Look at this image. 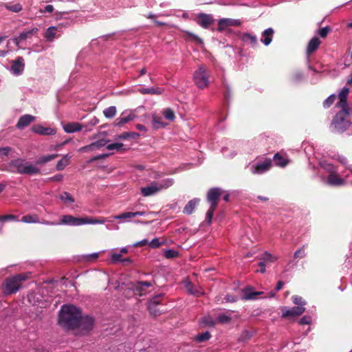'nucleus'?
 I'll return each mask as SVG.
<instances>
[{
	"mask_svg": "<svg viewBox=\"0 0 352 352\" xmlns=\"http://www.w3.org/2000/svg\"><path fill=\"white\" fill-rule=\"evenodd\" d=\"M81 311L72 305H63L59 312L58 324L67 329H74L80 324Z\"/></svg>",
	"mask_w": 352,
	"mask_h": 352,
	"instance_id": "1",
	"label": "nucleus"
},
{
	"mask_svg": "<svg viewBox=\"0 0 352 352\" xmlns=\"http://www.w3.org/2000/svg\"><path fill=\"white\" fill-rule=\"evenodd\" d=\"M0 170L21 175H36L41 172L40 168L27 162L23 158H16L1 166Z\"/></svg>",
	"mask_w": 352,
	"mask_h": 352,
	"instance_id": "2",
	"label": "nucleus"
},
{
	"mask_svg": "<svg viewBox=\"0 0 352 352\" xmlns=\"http://www.w3.org/2000/svg\"><path fill=\"white\" fill-rule=\"evenodd\" d=\"M106 221L105 218L100 217H75L70 214L63 215L59 222L49 221L43 220L41 223L48 226H58V225H69V226H80L83 224H102Z\"/></svg>",
	"mask_w": 352,
	"mask_h": 352,
	"instance_id": "3",
	"label": "nucleus"
},
{
	"mask_svg": "<svg viewBox=\"0 0 352 352\" xmlns=\"http://www.w3.org/2000/svg\"><path fill=\"white\" fill-rule=\"evenodd\" d=\"M28 278L25 274H18L6 278L1 285V291L4 296L16 294L21 288L23 283Z\"/></svg>",
	"mask_w": 352,
	"mask_h": 352,
	"instance_id": "4",
	"label": "nucleus"
},
{
	"mask_svg": "<svg viewBox=\"0 0 352 352\" xmlns=\"http://www.w3.org/2000/svg\"><path fill=\"white\" fill-rule=\"evenodd\" d=\"M349 115V111L341 109L339 111L331 122L330 128L334 133H343L351 125V122L346 119Z\"/></svg>",
	"mask_w": 352,
	"mask_h": 352,
	"instance_id": "5",
	"label": "nucleus"
},
{
	"mask_svg": "<svg viewBox=\"0 0 352 352\" xmlns=\"http://www.w3.org/2000/svg\"><path fill=\"white\" fill-rule=\"evenodd\" d=\"M173 182L170 179H167L161 182H153L150 186L141 188V192L143 196L148 197L155 194L162 189L168 188L171 186Z\"/></svg>",
	"mask_w": 352,
	"mask_h": 352,
	"instance_id": "6",
	"label": "nucleus"
},
{
	"mask_svg": "<svg viewBox=\"0 0 352 352\" xmlns=\"http://www.w3.org/2000/svg\"><path fill=\"white\" fill-rule=\"evenodd\" d=\"M208 77L209 72L206 67L203 65L199 66L194 73V81L195 85L200 89H204L208 87L209 84Z\"/></svg>",
	"mask_w": 352,
	"mask_h": 352,
	"instance_id": "7",
	"label": "nucleus"
},
{
	"mask_svg": "<svg viewBox=\"0 0 352 352\" xmlns=\"http://www.w3.org/2000/svg\"><path fill=\"white\" fill-rule=\"evenodd\" d=\"M221 194L222 190L219 188H212L208 191L206 198L210 206L217 207Z\"/></svg>",
	"mask_w": 352,
	"mask_h": 352,
	"instance_id": "8",
	"label": "nucleus"
},
{
	"mask_svg": "<svg viewBox=\"0 0 352 352\" xmlns=\"http://www.w3.org/2000/svg\"><path fill=\"white\" fill-rule=\"evenodd\" d=\"M196 21L198 25L207 29L214 23V20L211 14L200 13L197 15Z\"/></svg>",
	"mask_w": 352,
	"mask_h": 352,
	"instance_id": "9",
	"label": "nucleus"
},
{
	"mask_svg": "<svg viewBox=\"0 0 352 352\" xmlns=\"http://www.w3.org/2000/svg\"><path fill=\"white\" fill-rule=\"evenodd\" d=\"M241 24L239 19H221L218 22L217 31L221 32L230 26H240Z\"/></svg>",
	"mask_w": 352,
	"mask_h": 352,
	"instance_id": "10",
	"label": "nucleus"
},
{
	"mask_svg": "<svg viewBox=\"0 0 352 352\" xmlns=\"http://www.w3.org/2000/svg\"><path fill=\"white\" fill-rule=\"evenodd\" d=\"M272 167V160L267 158L264 162L258 163L257 164L252 166V173L254 174H262Z\"/></svg>",
	"mask_w": 352,
	"mask_h": 352,
	"instance_id": "11",
	"label": "nucleus"
},
{
	"mask_svg": "<svg viewBox=\"0 0 352 352\" xmlns=\"http://www.w3.org/2000/svg\"><path fill=\"white\" fill-rule=\"evenodd\" d=\"M349 93V89L344 87L338 94L339 102L336 104V107L341 108V109H346L349 111L347 103V96Z\"/></svg>",
	"mask_w": 352,
	"mask_h": 352,
	"instance_id": "12",
	"label": "nucleus"
},
{
	"mask_svg": "<svg viewBox=\"0 0 352 352\" xmlns=\"http://www.w3.org/2000/svg\"><path fill=\"white\" fill-rule=\"evenodd\" d=\"M24 59L21 56H18L12 61L11 71L15 75H20L24 70Z\"/></svg>",
	"mask_w": 352,
	"mask_h": 352,
	"instance_id": "13",
	"label": "nucleus"
},
{
	"mask_svg": "<svg viewBox=\"0 0 352 352\" xmlns=\"http://www.w3.org/2000/svg\"><path fill=\"white\" fill-rule=\"evenodd\" d=\"M94 325V320L92 317L89 316L82 317L81 316L78 327H80L82 331H84L85 333H88L93 329Z\"/></svg>",
	"mask_w": 352,
	"mask_h": 352,
	"instance_id": "14",
	"label": "nucleus"
},
{
	"mask_svg": "<svg viewBox=\"0 0 352 352\" xmlns=\"http://www.w3.org/2000/svg\"><path fill=\"white\" fill-rule=\"evenodd\" d=\"M184 286L187 290L188 293L199 296L204 294V292L201 290V288L199 285H195L192 284L190 280H186L184 281Z\"/></svg>",
	"mask_w": 352,
	"mask_h": 352,
	"instance_id": "15",
	"label": "nucleus"
},
{
	"mask_svg": "<svg viewBox=\"0 0 352 352\" xmlns=\"http://www.w3.org/2000/svg\"><path fill=\"white\" fill-rule=\"evenodd\" d=\"M153 285L151 281H138L133 287L135 294L143 296L146 293V289Z\"/></svg>",
	"mask_w": 352,
	"mask_h": 352,
	"instance_id": "16",
	"label": "nucleus"
},
{
	"mask_svg": "<svg viewBox=\"0 0 352 352\" xmlns=\"http://www.w3.org/2000/svg\"><path fill=\"white\" fill-rule=\"evenodd\" d=\"M305 311V309L303 307H294L289 309L283 310L282 317L284 318L296 317L302 315Z\"/></svg>",
	"mask_w": 352,
	"mask_h": 352,
	"instance_id": "17",
	"label": "nucleus"
},
{
	"mask_svg": "<svg viewBox=\"0 0 352 352\" xmlns=\"http://www.w3.org/2000/svg\"><path fill=\"white\" fill-rule=\"evenodd\" d=\"M110 140L107 139H100L95 142H92L91 144L87 145L85 146H83L80 148V151H94L97 148H100L105 146L108 142H109Z\"/></svg>",
	"mask_w": 352,
	"mask_h": 352,
	"instance_id": "18",
	"label": "nucleus"
},
{
	"mask_svg": "<svg viewBox=\"0 0 352 352\" xmlns=\"http://www.w3.org/2000/svg\"><path fill=\"white\" fill-rule=\"evenodd\" d=\"M274 34V31L272 28L265 30L261 34V41L266 46L269 45L272 41Z\"/></svg>",
	"mask_w": 352,
	"mask_h": 352,
	"instance_id": "19",
	"label": "nucleus"
},
{
	"mask_svg": "<svg viewBox=\"0 0 352 352\" xmlns=\"http://www.w3.org/2000/svg\"><path fill=\"white\" fill-rule=\"evenodd\" d=\"M321 41L318 37L312 38L308 43L307 47V55L310 56L311 54L315 52L319 47Z\"/></svg>",
	"mask_w": 352,
	"mask_h": 352,
	"instance_id": "20",
	"label": "nucleus"
},
{
	"mask_svg": "<svg viewBox=\"0 0 352 352\" xmlns=\"http://www.w3.org/2000/svg\"><path fill=\"white\" fill-rule=\"evenodd\" d=\"M63 129L67 133H75L80 131L82 129V125L76 122H68L63 126Z\"/></svg>",
	"mask_w": 352,
	"mask_h": 352,
	"instance_id": "21",
	"label": "nucleus"
},
{
	"mask_svg": "<svg viewBox=\"0 0 352 352\" xmlns=\"http://www.w3.org/2000/svg\"><path fill=\"white\" fill-rule=\"evenodd\" d=\"M35 117L29 114L21 116L16 124V127L19 129H23L28 126L31 122L34 121Z\"/></svg>",
	"mask_w": 352,
	"mask_h": 352,
	"instance_id": "22",
	"label": "nucleus"
},
{
	"mask_svg": "<svg viewBox=\"0 0 352 352\" xmlns=\"http://www.w3.org/2000/svg\"><path fill=\"white\" fill-rule=\"evenodd\" d=\"M38 28H34L28 31L21 32L19 36L14 38L16 45H18L20 41H25L28 38L32 37V36L34 34H36L38 32Z\"/></svg>",
	"mask_w": 352,
	"mask_h": 352,
	"instance_id": "23",
	"label": "nucleus"
},
{
	"mask_svg": "<svg viewBox=\"0 0 352 352\" xmlns=\"http://www.w3.org/2000/svg\"><path fill=\"white\" fill-rule=\"evenodd\" d=\"M146 214L145 211H138V212H126L121 213L118 215L114 217L116 219H131L133 217H136L138 216H142Z\"/></svg>",
	"mask_w": 352,
	"mask_h": 352,
	"instance_id": "24",
	"label": "nucleus"
},
{
	"mask_svg": "<svg viewBox=\"0 0 352 352\" xmlns=\"http://www.w3.org/2000/svg\"><path fill=\"white\" fill-rule=\"evenodd\" d=\"M152 118V126L154 129H158L165 127L167 124L163 122V119L161 116L153 113L151 116Z\"/></svg>",
	"mask_w": 352,
	"mask_h": 352,
	"instance_id": "25",
	"label": "nucleus"
},
{
	"mask_svg": "<svg viewBox=\"0 0 352 352\" xmlns=\"http://www.w3.org/2000/svg\"><path fill=\"white\" fill-rule=\"evenodd\" d=\"M33 131L38 134L47 135L55 134L56 130L50 127H43L42 126H36L32 128Z\"/></svg>",
	"mask_w": 352,
	"mask_h": 352,
	"instance_id": "26",
	"label": "nucleus"
},
{
	"mask_svg": "<svg viewBox=\"0 0 352 352\" xmlns=\"http://www.w3.org/2000/svg\"><path fill=\"white\" fill-rule=\"evenodd\" d=\"M328 182L333 186H342L345 181L336 173H331L328 177Z\"/></svg>",
	"mask_w": 352,
	"mask_h": 352,
	"instance_id": "27",
	"label": "nucleus"
},
{
	"mask_svg": "<svg viewBox=\"0 0 352 352\" xmlns=\"http://www.w3.org/2000/svg\"><path fill=\"white\" fill-rule=\"evenodd\" d=\"M199 202V199H193L189 201L184 208V212L188 214H191L194 212L195 208L198 205Z\"/></svg>",
	"mask_w": 352,
	"mask_h": 352,
	"instance_id": "28",
	"label": "nucleus"
},
{
	"mask_svg": "<svg viewBox=\"0 0 352 352\" xmlns=\"http://www.w3.org/2000/svg\"><path fill=\"white\" fill-rule=\"evenodd\" d=\"M241 38L243 42L251 44L252 47L257 45V38L255 35L249 33H243Z\"/></svg>",
	"mask_w": 352,
	"mask_h": 352,
	"instance_id": "29",
	"label": "nucleus"
},
{
	"mask_svg": "<svg viewBox=\"0 0 352 352\" xmlns=\"http://www.w3.org/2000/svg\"><path fill=\"white\" fill-rule=\"evenodd\" d=\"M58 156V154H52V155L41 156V157H38V159L36 160V164L43 165L47 163L48 162H50V161L54 160Z\"/></svg>",
	"mask_w": 352,
	"mask_h": 352,
	"instance_id": "30",
	"label": "nucleus"
},
{
	"mask_svg": "<svg viewBox=\"0 0 352 352\" xmlns=\"http://www.w3.org/2000/svg\"><path fill=\"white\" fill-rule=\"evenodd\" d=\"M142 94L160 95L163 92V89L160 87L142 88L140 89Z\"/></svg>",
	"mask_w": 352,
	"mask_h": 352,
	"instance_id": "31",
	"label": "nucleus"
},
{
	"mask_svg": "<svg viewBox=\"0 0 352 352\" xmlns=\"http://www.w3.org/2000/svg\"><path fill=\"white\" fill-rule=\"evenodd\" d=\"M21 221L26 223H40L39 217L37 214H26L21 218Z\"/></svg>",
	"mask_w": 352,
	"mask_h": 352,
	"instance_id": "32",
	"label": "nucleus"
},
{
	"mask_svg": "<svg viewBox=\"0 0 352 352\" xmlns=\"http://www.w3.org/2000/svg\"><path fill=\"white\" fill-rule=\"evenodd\" d=\"M135 117V116L134 114H129L126 117L119 118L116 120L115 125L117 126H122L128 122L133 120Z\"/></svg>",
	"mask_w": 352,
	"mask_h": 352,
	"instance_id": "33",
	"label": "nucleus"
},
{
	"mask_svg": "<svg viewBox=\"0 0 352 352\" xmlns=\"http://www.w3.org/2000/svg\"><path fill=\"white\" fill-rule=\"evenodd\" d=\"M70 160L69 155H65L60 160L57 162L56 169L58 170H63L68 164Z\"/></svg>",
	"mask_w": 352,
	"mask_h": 352,
	"instance_id": "34",
	"label": "nucleus"
},
{
	"mask_svg": "<svg viewBox=\"0 0 352 352\" xmlns=\"http://www.w3.org/2000/svg\"><path fill=\"white\" fill-rule=\"evenodd\" d=\"M243 293H244L243 298L245 300L255 299L257 296L262 294V292H252L251 289H248V288L245 289L243 290Z\"/></svg>",
	"mask_w": 352,
	"mask_h": 352,
	"instance_id": "35",
	"label": "nucleus"
},
{
	"mask_svg": "<svg viewBox=\"0 0 352 352\" xmlns=\"http://www.w3.org/2000/svg\"><path fill=\"white\" fill-rule=\"evenodd\" d=\"M117 112L116 107L115 106L109 107L103 110V114L107 118H113Z\"/></svg>",
	"mask_w": 352,
	"mask_h": 352,
	"instance_id": "36",
	"label": "nucleus"
},
{
	"mask_svg": "<svg viewBox=\"0 0 352 352\" xmlns=\"http://www.w3.org/2000/svg\"><path fill=\"white\" fill-rule=\"evenodd\" d=\"M56 28L54 26L48 28L45 32V37L47 41H52L56 36Z\"/></svg>",
	"mask_w": 352,
	"mask_h": 352,
	"instance_id": "37",
	"label": "nucleus"
},
{
	"mask_svg": "<svg viewBox=\"0 0 352 352\" xmlns=\"http://www.w3.org/2000/svg\"><path fill=\"white\" fill-rule=\"evenodd\" d=\"M274 160L276 165L284 167L288 164V161L285 160L278 153L274 156Z\"/></svg>",
	"mask_w": 352,
	"mask_h": 352,
	"instance_id": "38",
	"label": "nucleus"
},
{
	"mask_svg": "<svg viewBox=\"0 0 352 352\" xmlns=\"http://www.w3.org/2000/svg\"><path fill=\"white\" fill-rule=\"evenodd\" d=\"M59 198L63 201H64L65 203H69V204H73L75 201L74 197L67 192H62L60 195Z\"/></svg>",
	"mask_w": 352,
	"mask_h": 352,
	"instance_id": "39",
	"label": "nucleus"
},
{
	"mask_svg": "<svg viewBox=\"0 0 352 352\" xmlns=\"http://www.w3.org/2000/svg\"><path fill=\"white\" fill-rule=\"evenodd\" d=\"M201 324L208 327H214L217 322L213 320V318L210 316H206L201 318Z\"/></svg>",
	"mask_w": 352,
	"mask_h": 352,
	"instance_id": "40",
	"label": "nucleus"
},
{
	"mask_svg": "<svg viewBox=\"0 0 352 352\" xmlns=\"http://www.w3.org/2000/svg\"><path fill=\"white\" fill-rule=\"evenodd\" d=\"M336 99V96L335 94H332L329 96L326 100H324L322 105L325 109L329 108L335 102Z\"/></svg>",
	"mask_w": 352,
	"mask_h": 352,
	"instance_id": "41",
	"label": "nucleus"
},
{
	"mask_svg": "<svg viewBox=\"0 0 352 352\" xmlns=\"http://www.w3.org/2000/svg\"><path fill=\"white\" fill-rule=\"evenodd\" d=\"M211 337L210 333L208 331H206L204 333L198 334L195 339L198 342H203L206 340H208Z\"/></svg>",
	"mask_w": 352,
	"mask_h": 352,
	"instance_id": "42",
	"label": "nucleus"
},
{
	"mask_svg": "<svg viewBox=\"0 0 352 352\" xmlns=\"http://www.w3.org/2000/svg\"><path fill=\"white\" fill-rule=\"evenodd\" d=\"M124 144L122 143H113L107 145L106 148L109 151L116 150L120 151L123 148Z\"/></svg>",
	"mask_w": 352,
	"mask_h": 352,
	"instance_id": "43",
	"label": "nucleus"
},
{
	"mask_svg": "<svg viewBox=\"0 0 352 352\" xmlns=\"http://www.w3.org/2000/svg\"><path fill=\"white\" fill-rule=\"evenodd\" d=\"M13 151L12 148L10 146H5L0 148V157L3 160L5 157L9 156L11 152Z\"/></svg>",
	"mask_w": 352,
	"mask_h": 352,
	"instance_id": "44",
	"label": "nucleus"
},
{
	"mask_svg": "<svg viewBox=\"0 0 352 352\" xmlns=\"http://www.w3.org/2000/svg\"><path fill=\"white\" fill-rule=\"evenodd\" d=\"M178 255V252L175 250L169 249L164 251V256L166 258H174L177 257Z\"/></svg>",
	"mask_w": 352,
	"mask_h": 352,
	"instance_id": "45",
	"label": "nucleus"
},
{
	"mask_svg": "<svg viewBox=\"0 0 352 352\" xmlns=\"http://www.w3.org/2000/svg\"><path fill=\"white\" fill-rule=\"evenodd\" d=\"M261 260L262 261H265V263L267 262L272 263L276 260V258L274 257L271 254L266 252L264 253Z\"/></svg>",
	"mask_w": 352,
	"mask_h": 352,
	"instance_id": "46",
	"label": "nucleus"
},
{
	"mask_svg": "<svg viewBox=\"0 0 352 352\" xmlns=\"http://www.w3.org/2000/svg\"><path fill=\"white\" fill-rule=\"evenodd\" d=\"M164 297V294H160L154 296L148 302V305L157 306L161 303V299Z\"/></svg>",
	"mask_w": 352,
	"mask_h": 352,
	"instance_id": "47",
	"label": "nucleus"
},
{
	"mask_svg": "<svg viewBox=\"0 0 352 352\" xmlns=\"http://www.w3.org/2000/svg\"><path fill=\"white\" fill-rule=\"evenodd\" d=\"M305 245H302V247L294 252V257L295 258H302L306 256L305 250Z\"/></svg>",
	"mask_w": 352,
	"mask_h": 352,
	"instance_id": "48",
	"label": "nucleus"
},
{
	"mask_svg": "<svg viewBox=\"0 0 352 352\" xmlns=\"http://www.w3.org/2000/svg\"><path fill=\"white\" fill-rule=\"evenodd\" d=\"M216 209H217V208H215V207L210 206V208L207 211L206 220L207 221V222L208 223H211L212 219L213 218L214 212L215 211Z\"/></svg>",
	"mask_w": 352,
	"mask_h": 352,
	"instance_id": "49",
	"label": "nucleus"
},
{
	"mask_svg": "<svg viewBox=\"0 0 352 352\" xmlns=\"http://www.w3.org/2000/svg\"><path fill=\"white\" fill-rule=\"evenodd\" d=\"M164 116L166 119L170 120V121L174 120L175 118V113H174L173 111L171 110L170 109H165L164 111Z\"/></svg>",
	"mask_w": 352,
	"mask_h": 352,
	"instance_id": "50",
	"label": "nucleus"
},
{
	"mask_svg": "<svg viewBox=\"0 0 352 352\" xmlns=\"http://www.w3.org/2000/svg\"><path fill=\"white\" fill-rule=\"evenodd\" d=\"M292 301L295 305H298V307H302L306 304L305 301L302 299V297L298 296H293Z\"/></svg>",
	"mask_w": 352,
	"mask_h": 352,
	"instance_id": "51",
	"label": "nucleus"
},
{
	"mask_svg": "<svg viewBox=\"0 0 352 352\" xmlns=\"http://www.w3.org/2000/svg\"><path fill=\"white\" fill-rule=\"evenodd\" d=\"M231 321V318L226 315H220L217 318V322L221 324H227Z\"/></svg>",
	"mask_w": 352,
	"mask_h": 352,
	"instance_id": "52",
	"label": "nucleus"
},
{
	"mask_svg": "<svg viewBox=\"0 0 352 352\" xmlns=\"http://www.w3.org/2000/svg\"><path fill=\"white\" fill-rule=\"evenodd\" d=\"M6 8L7 10L14 12H19L22 10V6L20 3H16L13 6H9L6 4Z\"/></svg>",
	"mask_w": 352,
	"mask_h": 352,
	"instance_id": "53",
	"label": "nucleus"
},
{
	"mask_svg": "<svg viewBox=\"0 0 352 352\" xmlns=\"http://www.w3.org/2000/svg\"><path fill=\"white\" fill-rule=\"evenodd\" d=\"M331 28L329 26H326L324 28H322L320 29L318 32V34L322 38H326L327 34L331 32Z\"/></svg>",
	"mask_w": 352,
	"mask_h": 352,
	"instance_id": "54",
	"label": "nucleus"
},
{
	"mask_svg": "<svg viewBox=\"0 0 352 352\" xmlns=\"http://www.w3.org/2000/svg\"><path fill=\"white\" fill-rule=\"evenodd\" d=\"M186 35L188 36V37L190 39H191V40H192V41H195V42H196V43H200V44L203 43V41H202V39H201V38H199L198 36H197L196 34H193V33H192V32H186Z\"/></svg>",
	"mask_w": 352,
	"mask_h": 352,
	"instance_id": "55",
	"label": "nucleus"
},
{
	"mask_svg": "<svg viewBox=\"0 0 352 352\" xmlns=\"http://www.w3.org/2000/svg\"><path fill=\"white\" fill-rule=\"evenodd\" d=\"M148 309L150 311V314L154 316H158L162 313V311H160L159 309H157V306L148 305Z\"/></svg>",
	"mask_w": 352,
	"mask_h": 352,
	"instance_id": "56",
	"label": "nucleus"
},
{
	"mask_svg": "<svg viewBox=\"0 0 352 352\" xmlns=\"http://www.w3.org/2000/svg\"><path fill=\"white\" fill-rule=\"evenodd\" d=\"M148 245L152 248H157L161 245V243L160 242L159 239L155 238L148 243Z\"/></svg>",
	"mask_w": 352,
	"mask_h": 352,
	"instance_id": "57",
	"label": "nucleus"
},
{
	"mask_svg": "<svg viewBox=\"0 0 352 352\" xmlns=\"http://www.w3.org/2000/svg\"><path fill=\"white\" fill-rule=\"evenodd\" d=\"M122 254H113L111 256V260L113 263L122 262Z\"/></svg>",
	"mask_w": 352,
	"mask_h": 352,
	"instance_id": "58",
	"label": "nucleus"
},
{
	"mask_svg": "<svg viewBox=\"0 0 352 352\" xmlns=\"http://www.w3.org/2000/svg\"><path fill=\"white\" fill-rule=\"evenodd\" d=\"M3 221H18V217L14 214H6L3 215Z\"/></svg>",
	"mask_w": 352,
	"mask_h": 352,
	"instance_id": "59",
	"label": "nucleus"
},
{
	"mask_svg": "<svg viewBox=\"0 0 352 352\" xmlns=\"http://www.w3.org/2000/svg\"><path fill=\"white\" fill-rule=\"evenodd\" d=\"M237 297L232 294H227L225 297V300L228 302H234L237 300Z\"/></svg>",
	"mask_w": 352,
	"mask_h": 352,
	"instance_id": "60",
	"label": "nucleus"
},
{
	"mask_svg": "<svg viewBox=\"0 0 352 352\" xmlns=\"http://www.w3.org/2000/svg\"><path fill=\"white\" fill-rule=\"evenodd\" d=\"M311 320L309 316H303L299 320L300 324H309L311 322Z\"/></svg>",
	"mask_w": 352,
	"mask_h": 352,
	"instance_id": "61",
	"label": "nucleus"
},
{
	"mask_svg": "<svg viewBox=\"0 0 352 352\" xmlns=\"http://www.w3.org/2000/svg\"><path fill=\"white\" fill-rule=\"evenodd\" d=\"M109 156V154H101V155H96L94 157H92L91 160H90V162H95V161H98V160H102V159H104L107 157Z\"/></svg>",
	"mask_w": 352,
	"mask_h": 352,
	"instance_id": "62",
	"label": "nucleus"
},
{
	"mask_svg": "<svg viewBox=\"0 0 352 352\" xmlns=\"http://www.w3.org/2000/svg\"><path fill=\"white\" fill-rule=\"evenodd\" d=\"M146 245H148V241L146 239H143L140 241H138L134 244V247H142Z\"/></svg>",
	"mask_w": 352,
	"mask_h": 352,
	"instance_id": "63",
	"label": "nucleus"
},
{
	"mask_svg": "<svg viewBox=\"0 0 352 352\" xmlns=\"http://www.w3.org/2000/svg\"><path fill=\"white\" fill-rule=\"evenodd\" d=\"M53 11H54L53 6H52V5H47V6H45L44 10L42 12L51 13Z\"/></svg>",
	"mask_w": 352,
	"mask_h": 352,
	"instance_id": "64",
	"label": "nucleus"
}]
</instances>
